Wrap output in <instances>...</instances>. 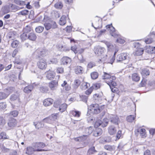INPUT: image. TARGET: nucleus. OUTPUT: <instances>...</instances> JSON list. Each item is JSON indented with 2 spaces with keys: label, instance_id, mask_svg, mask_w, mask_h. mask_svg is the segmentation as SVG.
<instances>
[{
  "label": "nucleus",
  "instance_id": "1",
  "mask_svg": "<svg viewBox=\"0 0 155 155\" xmlns=\"http://www.w3.org/2000/svg\"><path fill=\"white\" fill-rule=\"evenodd\" d=\"M107 31L112 36L117 38L116 41L117 42L120 44H123L125 42L124 38L121 36L115 30V28L113 26L112 23L110 25H107Z\"/></svg>",
  "mask_w": 155,
  "mask_h": 155
},
{
  "label": "nucleus",
  "instance_id": "2",
  "mask_svg": "<svg viewBox=\"0 0 155 155\" xmlns=\"http://www.w3.org/2000/svg\"><path fill=\"white\" fill-rule=\"evenodd\" d=\"M116 79V77L114 75L111 76L107 73V84H108L111 91L113 93H117L118 90V88L116 87L117 83L114 81Z\"/></svg>",
  "mask_w": 155,
  "mask_h": 155
},
{
  "label": "nucleus",
  "instance_id": "3",
  "mask_svg": "<svg viewBox=\"0 0 155 155\" xmlns=\"http://www.w3.org/2000/svg\"><path fill=\"white\" fill-rule=\"evenodd\" d=\"M47 51L43 48H39L35 52V54L38 58L44 57L47 55Z\"/></svg>",
  "mask_w": 155,
  "mask_h": 155
},
{
  "label": "nucleus",
  "instance_id": "4",
  "mask_svg": "<svg viewBox=\"0 0 155 155\" xmlns=\"http://www.w3.org/2000/svg\"><path fill=\"white\" fill-rule=\"evenodd\" d=\"M32 146L34 148L35 150L39 149L41 150V151H36L37 152H41L47 151V150L41 149L44 147L45 146V144L42 142H36L33 143L32 144Z\"/></svg>",
  "mask_w": 155,
  "mask_h": 155
},
{
  "label": "nucleus",
  "instance_id": "5",
  "mask_svg": "<svg viewBox=\"0 0 155 155\" xmlns=\"http://www.w3.org/2000/svg\"><path fill=\"white\" fill-rule=\"evenodd\" d=\"M129 54L127 53H123L118 54L117 57V60L120 61L126 60H129Z\"/></svg>",
  "mask_w": 155,
  "mask_h": 155
},
{
  "label": "nucleus",
  "instance_id": "6",
  "mask_svg": "<svg viewBox=\"0 0 155 155\" xmlns=\"http://www.w3.org/2000/svg\"><path fill=\"white\" fill-rule=\"evenodd\" d=\"M155 38V32H153L144 38V42L147 44H150L153 41V38Z\"/></svg>",
  "mask_w": 155,
  "mask_h": 155
},
{
  "label": "nucleus",
  "instance_id": "7",
  "mask_svg": "<svg viewBox=\"0 0 155 155\" xmlns=\"http://www.w3.org/2000/svg\"><path fill=\"white\" fill-rule=\"evenodd\" d=\"M45 29L47 30L51 29H55L57 27V25L55 21H52L50 23H45L44 24Z\"/></svg>",
  "mask_w": 155,
  "mask_h": 155
},
{
  "label": "nucleus",
  "instance_id": "8",
  "mask_svg": "<svg viewBox=\"0 0 155 155\" xmlns=\"http://www.w3.org/2000/svg\"><path fill=\"white\" fill-rule=\"evenodd\" d=\"M38 67L40 69L43 70L45 69L47 66L46 60L44 59H41L37 63Z\"/></svg>",
  "mask_w": 155,
  "mask_h": 155
},
{
  "label": "nucleus",
  "instance_id": "9",
  "mask_svg": "<svg viewBox=\"0 0 155 155\" xmlns=\"http://www.w3.org/2000/svg\"><path fill=\"white\" fill-rule=\"evenodd\" d=\"M108 118L109 120L111 122L116 124H118L119 120L117 116L112 114L109 115L108 116Z\"/></svg>",
  "mask_w": 155,
  "mask_h": 155
},
{
  "label": "nucleus",
  "instance_id": "10",
  "mask_svg": "<svg viewBox=\"0 0 155 155\" xmlns=\"http://www.w3.org/2000/svg\"><path fill=\"white\" fill-rule=\"evenodd\" d=\"M61 64L63 65L70 64L71 61V58L67 56L63 57L61 60Z\"/></svg>",
  "mask_w": 155,
  "mask_h": 155
},
{
  "label": "nucleus",
  "instance_id": "11",
  "mask_svg": "<svg viewBox=\"0 0 155 155\" xmlns=\"http://www.w3.org/2000/svg\"><path fill=\"white\" fill-rule=\"evenodd\" d=\"M17 121L16 119L13 117L9 118L8 123V126L10 127H13L16 125Z\"/></svg>",
  "mask_w": 155,
  "mask_h": 155
},
{
  "label": "nucleus",
  "instance_id": "12",
  "mask_svg": "<svg viewBox=\"0 0 155 155\" xmlns=\"http://www.w3.org/2000/svg\"><path fill=\"white\" fill-rule=\"evenodd\" d=\"M58 85V82L57 81H53L49 83V87L51 90H55Z\"/></svg>",
  "mask_w": 155,
  "mask_h": 155
},
{
  "label": "nucleus",
  "instance_id": "13",
  "mask_svg": "<svg viewBox=\"0 0 155 155\" xmlns=\"http://www.w3.org/2000/svg\"><path fill=\"white\" fill-rule=\"evenodd\" d=\"M35 83H33L32 84L30 85L26 86L24 88L23 91L24 92L27 94H28L30 93L34 87V85H36Z\"/></svg>",
  "mask_w": 155,
  "mask_h": 155
},
{
  "label": "nucleus",
  "instance_id": "14",
  "mask_svg": "<svg viewBox=\"0 0 155 155\" xmlns=\"http://www.w3.org/2000/svg\"><path fill=\"white\" fill-rule=\"evenodd\" d=\"M40 151H41V150L39 149L35 150L34 148L33 147H28L27 148L26 153L29 155H30L33 153L34 152Z\"/></svg>",
  "mask_w": 155,
  "mask_h": 155
},
{
  "label": "nucleus",
  "instance_id": "15",
  "mask_svg": "<svg viewBox=\"0 0 155 155\" xmlns=\"http://www.w3.org/2000/svg\"><path fill=\"white\" fill-rule=\"evenodd\" d=\"M105 49L103 47H98L96 48L95 51V54L97 56H101L104 52Z\"/></svg>",
  "mask_w": 155,
  "mask_h": 155
},
{
  "label": "nucleus",
  "instance_id": "16",
  "mask_svg": "<svg viewBox=\"0 0 155 155\" xmlns=\"http://www.w3.org/2000/svg\"><path fill=\"white\" fill-rule=\"evenodd\" d=\"M95 128V129L93 131V135L95 137H98L101 135L102 132L101 129L100 128Z\"/></svg>",
  "mask_w": 155,
  "mask_h": 155
},
{
  "label": "nucleus",
  "instance_id": "17",
  "mask_svg": "<svg viewBox=\"0 0 155 155\" xmlns=\"http://www.w3.org/2000/svg\"><path fill=\"white\" fill-rule=\"evenodd\" d=\"M94 129L93 127H89L86 128L84 130V132L86 134V135H83L84 136L87 137V135H90L93 131Z\"/></svg>",
  "mask_w": 155,
  "mask_h": 155
},
{
  "label": "nucleus",
  "instance_id": "18",
  "mask_svg": "<svg viewBox=\"0 0 155 155\" xmlns=\"http://www.w3.org/2000/svg\"><path fill=\"white\" fill-rule=\"evenodd\" d=\"M53 102V100L51 98H48L45 100L43 101V104L45 106H49L51 105Z\"/></svg>",
  "mask_w": 155,
  "mask_h": 155
},
{
  "label": "nucleus",
  "instance_id": "19",
  "mask_svg": "<svg viewBox=\"0 0 155 155\" xmlns=\"http://www.w3.org/2000/svg\"><path fill=\"white\" fill-rule=\"evenodd\" d=\"M117 131L116 129L113 125H111L108 127V132L111 135L115 134Z\"/></svg>",
  "mask_w": 155,
  "mask_h": 155
},
{
  "label": "nucleus",
  "instance_id": "20",
  "mask_svg": "<svg viewBox=\"0 0 155 155\" xmlns=\"http://www.w3.org/2000/svg\"><path fill=\"white\" fill-rule=\"evenodd\" d=\"M55 74L53 71L50 70L48 72L46 77L48 79L50 80H52L54 77Z\"/></svg>",
  "mask_w": 155,
  "mask_h": 155
},
{
  "label": "nucleus",
  "instance_id": "21",
  "mask_svg": "<svg viewBox=\"0 0 155 155\" xmlns=\"http://www.w3.org/2000/svg\"><path fill=\"white\" fill-rule=\"evenodd\" d=\"M37 38L36 34L33 32L30 33L28 34V39L32 41H35Z\"/></svg>",
  "mask_w": 155,
  "mask_h": 155
},
{
  "label": "nucleus",
  "instance_id": "22",
  "mask_svg": "<svg viewBox=\"0 0 155 155\" xmlns=\"http://www.w3.org/2000/svg\"><path fill=\"white\" fill-rule=\"evenodd\" d=\"M66 22V17L65 15H62L60 18L59 24L61 25H64Z\"/></svg>",
  "mask_w": 155,
  "mask_h": 155
},
{
  "label": "nucleus",
  "instance_id": "23",
  "mask_svg": "<svg viewBox=\"0 0 155 155\" xmlns=\"http://www.w3.org/2000/svg\"><path fill=\"white\" fill-rule=\"evenodd\" d=\"M83 68L81 66H77L75 69V72L77 74H81L83 73Z\"/></svg>",
  "mask_w": 155,
  "mask_h": 155
},
{
  "label": "nucleus",
  "instance_id": "24",
  "mask_svg": "<svg viewBox=\"0 0 155 155\" xmlns=\"http://www.w3.org/2000/svg\"><path fill=\"white\" fill-rule=\"evenodd\" d=\"M150 71L147 68H144L142 70L141 74L143 76L146 77L150 74Z\"/></svg>",
  "mask_w": 155,
  "mask_h": 155
},
{
  "label": "nucleus",
  "instance_id": "25",
  "mask_svg": "<svg viewBox=\"0 0 155 155\" xmlns=\"http://www.w3.org/2000/svg\"><path fill=\"white\" fill-rule=\"evenodd\" d=\"M144 50L143 48H138L134 53V55L136 56H139L143 54Z\"/></svg>",
  "mask_w": 155,
  "mask_h": 155
},
{
  "label": "nucleus",
  "instance_id": "26",
  "mask_svg": "<svg viewBox=\"0 0 155 155\" xmlns=\"http://www.w3.org/2000/svg\"><path fill=\"white\" fill-rule=\"evenodd\" d=\"M99 107V105L97 104H92L90 105L88 109L89 110L92 112L94 110V109H96Z\"/></svg>",
  "mask_w": 155,
  "mask_h": 155
},
{
  "label": "nucleus",
  "instance_id": "27",
  "mask_svg": "<svg viewBox=\"0 0 155 155\" xmlns=\"http://www.w3.org/2000/svg\"><path fill=\"white\" fill-rule=\"evenodd\" d=\"M101 21L102 20L99 19L96 22V24H95V26H96V27H95L94 26L93 23H92V26L95 29L99 28L102 27Z\"/></svg>",
  "mask_w": 155,
  "mask_h": 155
},
{
  "label": "nucleus",
  "instance_id": "28",
  "mask_svg": "<svg viewBox=\"0 0 155 155\" xmlns=\"http://www.w3.org/2000/svg\"><path fill=\"white\" fill-rule=\"evenodd\" d=\"M71 113L74 117H79L81 114L80 112L76 110H72L71 112Z\"/></svg>",
  "mask_w": 155,
  "mask_h": 155
},
{
  "label": "nucleus",
  "instance_id": "29",
  "mask_svg": "<svg viewBox=\"0 0 155 155\" xmlns=\"http://www.w3.org/2000/svg\"><path fill=\"white\" fill-rule=\"evenodd\" d=\"M67 107V105L66 104H63L59 106V110L61 112L65 111Z\"/></svg>",
  "mask_w": 155,
  "mask_h": 155
},
{
  "label": "nucleus",
  "instance_id": "30",
  "mask_svg": "<svg viewBox=\"0 0 155 155\" xmlns=\"http://www.w3.org/2000/svg\"><path fill=\"white\" fill-rule=\"evenodd\" d=\"M81 82L78 79H76L74 81L73 85V87L74 89H77L81 84Z\"/></svg>",
  "mask_w": 155,
  "mask_h": 155
},
{
  "label": "nucleus",
  "instance_id": "31",
  "mask_svg": "<svg viewBox=\"0 0 155 155\" xmlns=\"http://www.w3.org/2000/svg\"><path fill=\"white\" fill-rule=\"evenodd\" d=\"M146 130L144 129L141 128L140 130H137V132H139L141 136L142 137H146Z\"/></svg>",
  "mask_w": 155,
  "mask_h": 155
},
{
  "label": "nucleus",
  "instance_id": "32",
  "mask_svg": "<svg viewBox=\"0 0 155 155\" xmlns=\"http://www.w3.org/2000/svg\"><path fill=\"white\" fill-rule=\"evenodd\" d=\"M63 4L60 1L56 3L54 5V7L58 9H61L63 7Z\"/></svg>",
  "mask_w": 155,
  "mask_h": 155
},
{
  "label": "nucleus",
  "instance_id": "33",
  "mask_svg": "<svg viewBox=\"0 0 155 155\" xmlns=\"http://www.w3.org/2000/svg\"><path fill=\"white\" fill-rule=\"evenodd\" d=\"M132 78L133 81H138L140 79V77L138 74L136 73H134L132 74Z\"/></svg>",
  "mask_w": 155,
  "mask_h": 155
},
{
  "label": "nucleus",
  "instance_id": "34",
  "mask_svg": "<svg viewBox=\"0 0 155 155\" xmlns=\"http://www.w3.org/2000/svg\"><path fill=\"white\" fill-rule=\"evenodd\" d=\"M0 137L1 139L5 140L8 139L9 138V137L7 135L6 133L4 132H2L0 134Z\"/></svg>",
  "mask_w": 155,
  "mask_h": 155
},
{
  "label": "nucleus",
  "instance_id": "35",
  "mask_svg": "<svg viewBox=\"0 0 155 155\" xmlns=\"http://www.w3.org/2000/svg\"><path fill=\"white\" fill-rule=\"evenodd\" d=\"M19 95L18 94H13L11 95L10 99L11 101H15L18 99Z\"/></svg>",
  "mask_w": 155,
  "mask_h": 155
},
{
  "label": "nucleus",
  "instance_id": "36",
  "mask_svg": "<svg viewBox=\"0 0 155 155\" xmlns=\"http://www.w3.org/2000/svg\"><path fill=\"white\" fill-rule=\"evenodd\" d=\"M136 117L135 115H130L127 117V121L129 122H132L135 119Z\"/></svg>",
  "mask_w": 155,
  "mask_h": 155
},
{
  "label": "nucleus",
  "instance_id": "37",
  "mask_svg": "<svg viewBox=\"0 0 155 155\" xmlns=\"http://www.w3.org/2000/svg\"><path fill=\"white\" fill-rule=\"evenodd\" d=\"M48 88L46 86H41L40 87V91L42 93H46L48 91Z\"/></svg>",
  "mask_w": 155,
  "mask_h": 155
},
{
  "label": "nucleus",
  "instance_id": "38",
  "mask_svg": "<svg viewBox=\"0 0 155 155\" xmlns=\"http://www.w3.org/2000/svg\"><path fill=\"white\" fill-rule=\"evenodd\" d=\"M28 34L23 32L20 36V38L22 41H24L28 39Z\"/></svg>",
  "mask_w": 155,
  "mask_h": 155
},
{
  "label": "nucleus",
  "instance_id": "39",
  "mask_svg": "<svg viewBox=\"0 0 155 155\" xmlns=\"http://www.w3.org/2000/svg\"><path fill=\"white\" fill-rule=\"evenodd\" d=\"M91 78L93 79H95L98 78V74L97 72H93L91 74Z\"/></svg>",
  "mask_w": 155,
  "mask_h": 155
},
{
  "label": "nucleus",
  "instance_id": "40",
  "mask_svg": "<svg viewBox=\"0 0 155 155\" xmlns=\"http://www.w3.org/2000/svg\"><path fill=\"white\" fill-rule=\"evenodd\" d=\"M18 111L17 110H14L10 112V115L14 117H17L18 114Z\"/></svg>",
  "mask_w": 155,
  "mask_h": 155
},
{
  "label": "nucleus",
  "instance_id": "41",
  "mask_svg": "<svg viewBox=\"0 0 155 155\" xmlns=\"http://www.w3.org/2000/svg\"><path fill=\"white\" fill-rule=\"evenodd\" d=\"M24 32L29 34V32L31 31V28L30 26H26L23 30Z\"/></svg>",
  "mask_w": 155,
  "mask_h": 155
},
{
  "label": "nucleus",
  "instance_id": "42",
  "mask_svg": "<svg viewBox=\"0 0 155 155\" xmlns=\"http://www.w3.org/2000/svg\"><path fill=\"white\" fill-rule=\"evenodd\" d=\"M58 113H55L52 114L50 116V118L51 119L52 121H55L57 119L58 115Z\"/></svg>",
  "mask_w": 155,
  "mask_h": 155
},
{
  "label": "nucleus",
  "instance_id": "43",
  "mask_svg": "<svg viewBox=\"0 0 155 155\" xmlns=\"http://www.w3.org/2000/svg\"><path fill=\"white\" fill-rule=\"evenodd\" d=\"M59 48L61 51H67L70 50V48H69L63 45L60 46Z\"/></svg>",
  "mask_w": 155,
  "mask_h": 155
},
{
  "label": "nucleus",
  "instance_id": "44",
  "mask_svg": "<svg viewBox=\"0 0 155 155\" xmlns=\"http://www.w3.org/2000/svg\"><path fill=\"white\" fill-rule=\"evenodd\" d=\"M80 99L81 101L87 103L88 98V96L86 95H80Z\"/></svg>",
  "mask_w": 155,
  "mask_h": 155
},
{
  "label": "nucleus",
  "instance_id": "45",
  "mask_svg": "<svg viewBox=\"0 0 155 155\" xmlns=\"http://www.w3.org/2000/svg\"><path fill=\"white\" fill-rule=\"evenodd\" d=\"M97 152L95 150L94 147H92L88 150L87 153L89 154L94 153Z\"/></svg>",
  "mask_w": 155,
  "mask_h": 155
},
{
  "label": "nucleus",
  "instance_id": "46",
  "mask_svg": "<svg viewBox=\"0 0 155 155\" xmlns=\"http://www.w3.org/2000/svg\"><path fill=\"white\" fill-rule=\"evenodd\" d=\"M100 84L99 83H95L93 84V85L91 87L92 88V90L93 89L97 90L100 88Z\"/></svg>",
  "mask_w": 155,
  "mask_h": 155
},
{
  "label": "nucleus",
  "instance_id": "47",
  "mask_svg": "<svg viewBox=\"0 0 155 155\" xmlns=\"http://www.w3.org/2000/svg\"><path fill=\"white\" fill-rule=\"evenodd\" d=\"M44 29V27L41 26H38L35 28V31L37 33H40L42 32Z\"/></svg>",
  "mask_w": 155,
  "mask_h": 155
},
{
  "label": "nucleus",
  "instance_id": "48",
  "mask_svg": "<svg viewBox=\"0 0 155 155\" xmlns=\"http://www.w3.org/2000/svg\"><path fill=\"white\" fill-rule=\"evenodd\" d=\"M102 121L100 120H98L95 123L94 127L95 128H98V127L100 126L102 124Z\"/></svg>",
  "mask_w": 155,
  "mask_h": 155
},
{
  "label": "nucleus",
  "instance_id": "49",
  "mask_svg": "<svg viewBox=\"0 0 155 155\" xmlns=\"http://www.w3.org/2000/svg\"><path fill=\"white\" fill-rule=\"evenodd\" d=\"M29 12V11L27 10H22L19 12V15H22L25 16L28 15Z\"/></svg>",
  "mask_w": 155,
  "mask_h": 155
},
{
  "label": "nucleus",
  "instance_id": "50",
  "mask_svg": "<svg viewBox=\"0 0 155 155\" xmlns=\"http://www.w3.org/2000/svg\"><path fill=\"white\" fill-rule=\"evenodd\" d=\"M34 124L35 128L39 129V128L42 127V125L40 122H34Z\"/></svg>",
  "mask_w": 155,
  "mask_h": 155
},
{
  "label": "nucleus",
  "instance_id": "51",
  "mask_svg": "<svg viewBox=\"0 0 155 155\" xmlns=\"http://www.w3.org/2000/svg\"><path fill=\"white\" fill-rule=\"evenodd\" d=\"M7 97V95L5 93L0 92V100L5 99Z\"/></svg>",
  "mask_w": 155,
  "mask_h": 155
},
{
  "label": "nucleus",
  "instance_id": "52",
  "mask_svg": "<svg viewBox=\"0 0 155 155\" xmlns=\"http://www.w3.org/2000/svg\"><path fill=\"white\" fill-rule=\"evenodd\" d=\"M18 44V41L17 40L13 41L11 43L12 47L13 48H15L17 47Z\"/></svg>",
  "mask_w": 155,
  "mask_h": 155
},
{
  "label": "nucleus",
  "instance_id": "53",
  "mask_svg": "<svg viewBox=\"0 0 155 155\" xmlns=\"http://www.w3.org/2000/svg\"><path fill=\"white\" fill-rule=\"evenodd\" d=\"M116 53V52H115L114 54V55L111 57L110 59V61L108 63L109 64H112L114 62L115 58V55Z\"/></svg>",
  "mask_w": 155,
  "mask_h": 155
},
{
  "label": "nucleus",
  "instance_id": "54",
  "mask_svg": "<svg viewBox=\"0 0 155 155\" xmlns=\"http://www.w3.org/2000/svg\"><path fill=\"white\" fill-rule=\"evenodd\" d=\"M106 31V30L105 29H103L101 30L99 32V34H98V35H97V37L98 38H99L102 35H104Z\"/></svg>",
  "mask_w": 155,
  "mask_h": 155
},
{
  "label": "nucleus",
  "instance_id": "55",
  "mask_svg": "<svg viewBox=\"0 0 155 155\" xmlns=\"http://www.w3.org/2000/svg\"><path fill=\"white\" fill-rule=\"evenodd\" d=\"M43 121L45 122L48 123H51L53 122L51 119L50 118V117L43 119Z\"/></svg>",
  "mask_w": 155,
  "mask_h": 155
},
{
  "label": "nucleus",
  "instance_id": "56",
  "mask_svg": "<svg viewBox=\"0 0 155 155\" xmlns=\"http://www.w3.org/2000/svg\"><path fill=\"white\" fill-rule=\"evenodd\" d=\"M94 109V110L92 112L94 114H97L101 112V109L100 106L98 107V108Z\"/></svg>",
  "mask_w": 155,
  "mask_h": 155
},
{
  "label": "nucleus",
  "instance_id": "57",
  "mask_svg": "<svg viewBox=\"0 0 155 155\" xmlns=\"http://www.w3.org/2000/svg\"><path fill=\"white\" fill-rule=\"evenodd\" d=\"M107 48H109V50H112L114 48V46L110 43H107Z\"/></svg>",
  "mask_w": 155,
  "mask_h": 155
},
{
  "label": "nucleus",
  "instance_id": "58",
  "mask_svg": "<svg viewBox=\"0 0 155 155\" xmlns=\"http://www.w3.org/2000/svg\"><path fill=\"white\" fill-rule=\"evenodd\" d=\"M56 72L59 74H61L64 72V69L62 67H58L56 69Z\"/></svg>",
  "mask_w": 155,
  "mask_h": 155
},
{
  "label": "nucleus",
  "instance_id": "59",
  "mask_svg": "<svg viewBox=\"0 0 155 155\" xmlns=\"http://www.w3.org/2000/svg\"><path fill=\"white\" fill-rule=\"evenodd\" d=\"M71 50L75 54L78 53L77 48V46L75 45L71 46Z\"/></svg>",
  "mask_w": 155,
  "mask_h": 155
},
{
  "label": "nucleus",
  "instance_id": "60",
  "mask_svg": "<svg viewBox=\"0 0 155 155\" xmlns=\"http://www.w3.org/2000/svg\"><path fill=\"white\" fill-rule=\"evenodd\" d=\"M95 66V64L93 62H90L87 64V68H91Z\"/></svg>",
  "mask_w": 155,
  "mask_h": 155
},
{
  "label": "nucleus",
  "instance_id": "61",
  "mask_svg": "<svg viewBox=\"0 0 155 155\" xmlns=\"http://www.w3.org/2000/svg\"><path fill=\"white\" fill-rule=\"evenodd\" d=\"M14 62V64H20L22 63V61L18 58H16Z\"/></svg>",
  "mask_w": 155,
  "mask_h": 155
},
{
  "label": "nucleus",
  "instance_id": "62",
  "mask_svg": "<svg viewBox=\"0 0 155 155\" xmlns=\"http://www.w3.org/2000/svg\"><path fill=\"white\" fill-rule=\"evenodd\" d=\"M115 149V147L114 146L111 145H107V150L110 151H114Z\"/></svg>",
  "mask_w": 155,
  "mask_h": 155
},
{
  "label": "nucleus",
  "instance_id": "63",
  "mask_svg": "<svg viewBox=\"0 0 155 155\" xmlns=\"http://www.w3.org/2000/svg\"><path fill=\"white\" fill-rule=\"evenodd\" d=\"M5 124V120L3 117L0 115V125H3Z\"/></svg>",
  "mask_w": 155,
  "mask_h": 155
},
{
  "label": "nucleus",
  "instance_id": "64",
  "mask_svg": "<svg viewBox=\"0 0 155 155\" xmlns=\"http://www.w3.org/2000/svg\"><path fill=\"white\" fill-rule=\"evenodd\" d=\"M15 32H10L8 35V37L9 39H13L14 38V36L15 35Z\"/></svg>",
  "mask_w": 155,
  "mask_h": 155
}]
</instances>
